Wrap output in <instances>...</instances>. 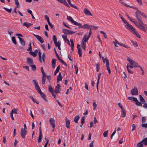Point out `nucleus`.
<instances>
[{"label":"nucleus","instance_id":"nucleus-1","mask_svg":"<svg viewBox=\"0 0 147 147\" xmlns=\"http://www.w3.org/2000/svg\"><path fill=\"white\" fill-rule=\"evenodd\" d=\"M127 59L129 62L130 65H132L136 67H140V66L134 61L132 60L129 57H127Z\"/></svg>","mask_w":147,"mask_h":147},{"label":"nucleus","instance_id":"nucleus-2","mask_svg":"<svg viewBox=\"0 0 147 147\" xmlns=\"http://www.w3.org/2000/svg\"><path fill=\"white\" fill-rule=\"evenodd\" d=\"M127 29L129 30L131 32H134V34H135L138 38H140V36L139 34L135 30V29L132 26L131 27H129Z\"/></svg>","mask_w":147,"mask_h":147},{"label":"nucleus","instance_id":"nucleus-3","mask_svg":"<svg viewBox=\"0 0 147 147\" xmlns=\"http://www.w3.org/2000/svg\"><path fill=\"white\" fill-rule=\"evenodd\" d=\"M67 19L71 22L72 23L74 24L75 25L78 26H80L81 25V24L80 23H78L76 21L73 20L72 18L70 16H67Z\"/></svg>","mask_w":147,"mask_h":147},{"label":"nucleus","instance_id":"nucleus-4","mask_svg":"<svg viewBox=\"0 0 147 147\" xmlns=\"http://www.w3.org/2000/svg\"><path fill=\"white\" fill-rule=\"evenodd\" d=\"M32 82L34 85L35 88L36 90L38 92L41 90L38 85L37 80H33Z\"/></svg>","mask_w":147,"mask_h":147},{"label":"nucleus","instance_id":"nucleus-5","mask_svg":"<svg viewBox=\"0 0 147 147\" xmlns=\"http://www.w3.org/2000/svg\"><path fill=\"white\" fill-rule=\"evenodd\" d=\"M32 82L34 85L35 88L36 90L38 92L41 90L38 85L37 80H33Z\"/></svg>","mask_w":147,"mask_h":147},{"label":"nucleus","instance_id":"nucleus-6","mask_svg":"<svg viewBox=\"0 0 147 147\" xmlns=\"http://www.w3.org/2000/svg\"><path fill=\"white\" fill-rule=\"evenodd\" d=\"M105 61L106 64V66L107 69V70L108 71L109 74H111V71L109 67V60L107 59V58H106L105 60H103V62L104 63H105Z\"/></svg>","mask_w":147,"mask_h":147},{"label":"nucleus","instance_id":"nucleus-7","mask_svg":"<svg viewBox=\"0 0 147 147\" xmlns=\"http://www.w3.org/2000/svg\"><path fill=\"white\" fill-rule=\"evenodd\" d=\"M120 18L123 22L126 24L125 26L127 29L129 27H131V25L128 22H126L122 16H121Z\"/></svg>","mask_w":147,"mask_h":147},{"label":"nucleus","instance_id":"nucleus-8","mask_svg":"<svg viewBox=\"0 0 147 147\" xmlns=\"http://www.w3.org/2000/svg\"><path fill=\"white\" fill-rule=\"evenodd\" d=\"M62 31L64 34H74L75 32L67 30L65 28L63 29H62Z\"/></svg>","mask_w":147,"mask_h":147},{"label":"nucleus","instance_id":"nucleus-9","mask_svg":"<svg viewBox=\"0 0 147 147\" xmlns=\"http://www.w3.org/2000/svg\"><path fill=\"white\" fill-rule=\"evenodd\" d=\"M131 93L133 95H137L138 94L137 88L135 87L131 90Z\"/></svg>","mask_w":147,"mask_h":147},{"label":"nucleus","instance_id":"nucleus-10","mask_svg":"<svg viewBox=\"0 0 147 147\" xmlns=\"http://www.w3.org/2000/svg\"><path fill=\"white\" fill-rule=\"evenodd\" d=\"M143 140H144V139H143L141 141L137 144L136 146H137V147H143V145L142 143H143V144H145V145H147V144H145L146 141L145 140L143 141Z\"/></svg>","mask_w":147,"mask_h":147},{"label":"nucleus","instance_id":"nucleus-11","mask_svg":"<svg viewBox=\"0 0 147 147\" xmlns=\"http://www.w3.org/2000/svg\"><path fill=\"white\" fill-rule=\"evenodd\" d=\"M27 131L25 129H24L23 128L21 129V131L20 132L21 136L22 138L24 139L26 135V134Z\"/></svg>","mask_w":147,"mask_h":147},{"label":"nucleus","instance_id":"nucleus-12","mask_svg":"<svg viewBox=\"0 0 147 147\" xmlns=\"http://www.w3.org/2000/svg\"><path fill=\"white\" fill-rule=\"evenodd\" d=\"M61 86L58 84L57 86L55 87V92L56 93H59L61 90Z\"/></svg>","mask_w":147,"mask_h":147},{"label":"nucleus","instance_id":"nucleus-13","mask_svg":"<svg viewBox=\"0 0 147 147\" xmlns=\"http://www.w3.org/2000/svg\"><path fill=\"white\" fill-rule=\"evenodd\" d=\"M33 35L34 36L37 38V39L41 43L44 42V40L42 38L41 36L38 35H36L34 34H33Z\"/></svg>","mask_w":147,"mask_h":147},{"label":"nucleus","instance_id":"nucleus-14","mask_svg":"<svg viewBox=\"0 0 147 147\" xmlns=\"http://www.w3.org/2000/svg\"><path fill=\"white\" fill-rule=\"evenodd\" d=\"M141 27H138V28L142 30L144 32H146V29L147 30V25L146 24H144L143 25H140Z\"/></svg>","mask_w":147,"mask_h":147},{"label":"nucleus","instance_id":"nucleus-15","mask_svg":"<svg viewBox=\"0 0 147 147\" xmlns=\"http://www.w3.org/2000/svg\"><path fill=\"white\" fill-rule=\"evenodd\" d=\"M39 135L38 140V142L39 143L40 142L41 139H42V133L41 130V127L40 126L39 127Z\"/></svg>","mask_w":147,"mask_h":147},{"label":"nucleus","instance_id":"nucleus-16","mask_svg":"<svg viewBox=\"0 0 147 147\" xmlns=\"http://www.w3.org/2000/svg\"><path fill=\"white\" fill-rule=\"evenodd\" d=\"M38 92L40 94V96L46 102H47L48 101L45 98V97L46 96V95L44 94V93L41 92V90H40V91H38Z\"/></svg>","mask_w":147,"mask_h":147},{"label":"nucleus","instance_id":"nucleus-17","mask_svg":"<svg viewBox=\"0 0 147 147\" xmlns=\"http://www.w3.org/2000/svg\"><path fill=\"white\" fill-rule=\"evenodd\" d=\"M90 25H89L88 24H86L83 25L82 26L80 25L79 26L78 28H82L84 29H89Z\"/></svg>","mask_w":147,"mask_h":147},{"label":"nucleus","instance_id":"nucleus-18","mask_svg":"<svg viewBox=\"0 0 147 147\" xmlns=\"http://www.w3.org/2000/svg\"><path fill=\"white\" fill-rule=\"evenodd\" d=\"M113 42L114 43L115 46L116 47H118V46L116 45V44H118L120 45L121 46L124 47H125L126 48V46L125 45L122 44V43H120L118 42L116 40H115V41H113Z\"/></svg>","mask_w":147,"mask_h":147},{"label":"nucleus","instance_id":"nucleus-19","mask_svg":"<svg viewBox=\"0 0 147 147\" xmlns=\"http://www.w3.org/2000/svg\"><path fill=\"white\" fill-rule=\"evenodd\" d=\"M84 13L86 15L92 16V15L90 11L86 8L84 9Z\"/></svg>","mask_w":147,"mask_h":147},{"label":"nucleus","instance_id":"nucleus-20","mask_svg":"<svg viewBox=\"0 0 147 147\" xmlns=\"http://www.w3.org/2000/svg\"><path fill=\"white\" fill-rule=\"evenodd\" d=\"M121 114L122 117H124L126 116V113L125 109H124V108L121 109Z\"/></svg>","mask_w":147,"mask_h":147},{"label":"nucleus","instance_id":"nucleus-21","mask_svg":"<svg viewBox=\"0 0 147 147\" xmlns=\"http://www.w3.org/2000/svg\"><path fill=\"white\" fill-rule=\"evenodd\" d=\"M101 73H99L98 74V76L97 81V84H96V88H97V91L98 92V84H99V82L100 78L101 76Z\"/></svg>","mask_w":147,"mask_h":147},{"label":"nucleus","instance_id":"nucleus-22","mask_svg":"<svg viewBox=\"0 0 147 147\" xmlns=\"http://www.w3.org/2000/svg\"><path fill=\"white\" fill-rule=\"evenodd\" d=\"M27 63L30 65L33 63V61L32 59L28 57L27 59Z\"/></svg>","mask_w":147,"mask_h":147},{"label":"nucleus","instance_id":"nucleus-23","mask_svg":"<svg viewBox=\"0 0 147 147\" xmlns=\"http://www.w3.org/2000/svg\"><path fill=\"white\" fill-rule=\"evenodd\" d=\"M65 122H66V127L68 128H69V125L70 122L69 120L67 118H65Z\"/></svg>","mask_w":147,"mask_h":147},{"label":"nucleus","instance_id":"nucleus-24","mask_svg":"<svg viewBox=\"0 0 147 147\" xmlns=\"http://www.w3.org/2000/svg\"><path fill=\"white\" fill-rule=\"evenodd\" d=\"M49 121L50 124L52 125V126H53V125H55V121L53 118H50L49 120Z\"/></svg>","mask_w":147,"mask_h":147},{"label":"nucleus","instance_id":"nucleus-25","mask_svg":"<svg viewBox=\"0 0 147 147\" xmlns=\"http://www.w3.org/2000/svg\"><path fill=\"white\" fill-rule=\"evenodd\" d=\"M32 25V24L30 23H28L27 22H25L23 24V26H26L27 28H29L30 26Z\"/></svg>","mask_w":147,"mask_h":147},{"label":"nucleus","instance_id":"nucleus-26","mask_svg":"<svg viewBox=\"0 0 147 147\" xmlns=\"http://www.w3.org/2000/svg\"><path fill=\"white\" fill-rule=\"evenodd\" d=\"M56 60L55 59H53L51 61V64L53 68H55V65L56 64Z\"/></svg>","mask_w":147,"mask_h":147},{"label":"nucleus","instance_id":"nucleus-27","mask_svg":"<svg viewBox=\"0 0 147 147\" xmlns=\"http://www.w3.org/2000/svg\"><path fill=\"white\" fill-rule=\"evenodd\" d=\"M135 102V104L137 106H142V103L139 102L137 98L136 99Z\"/></svg>","mask_w":147,"mask_h":147},{"label":"nucleus","instance_id":"nucleus-28","mask_svg":"<svg viewBox=\"0 0 147 147\" xmlns=\"http://www.w3.org/2000/svg\"><path fill=\"white\" fill-rule=\"evenodd\" d=\"M131 21L133 22L138 27H141L140 25L139 24L138 22L135 20L134 19H131V20H130Z\"/></svg>","mask_w":147,"mask_h":147},{"label":"nucleus","instance_id":"nucleus-29","mask_svg":"<svg viewBox=\"0 0 147 147\" xmlns=\"http://www.w3.org/2000/svg\"><path fill=\"white\" fill-rule=\"evenodd\" d=\"M139 96L140 101L142 102V103H144L145 102V101L144 98L140 94L139 95Z\"/></svg>","mask_w":147,"mask_h":147},{"label":"nucleus","instance_id":"nucleus-30","mask_svg":"<svg viewBox=\"0 0 147 147\" xmlns=\"http://www.w3.org/2000/svg\"><path fill=\"white\" fill-rule=\"evenodd\" d=\"M62 79V77L61 76V73H59V75L57 77V80H60L61 81Z\"/></svg>","mask_w":147,"mask_h":147},{"label":"nucleus","instance_id":"nucleus-31","mask_svg":"<svg viewBox=\"0 0 147 147\" xmlns=\"http://www.w3.org/2000/svg\"><path fill=\"white\" fill-rule=\"evenodd\" d=\"M79 118L80 117L79 115L76 116L74 120L75 122L76 123H78Z\"/></svg>","mask_w":147,"mask_h":147},{"label":"nucleus","instance_id":"nucleus-32","mask_svg":"<svg viewBox=\"0 0 147 147\" xmlns=\"http://www.w3.org/2000/svg\"><path fill=\"white\" fill-rule=\"evenodd\" d=\"M89 29L91 30V29L96 30L98 28V27L90 25Z\"/></svg>","mask_w":147,"mask_h":147},{"label":"nucleus","instance_id":"nucleus-33","mask_svg":"<svg viewBox=\"0 0 147 147\" xmlns=\"http://www.w3.org/2000/svg\"><path fill=\"white\" fill-rule=\"evenodd\" d=\"M86 35H84V37L83 38L82 40V42L85 43L86 42H87V41H88V40L86 38Z\"/></svg>","mask_w":147,"mask_h":147},{"label":"nucleus","instance_id":"nucleus-34","mask_svg":"<svg viewBox=\"0 0 147 147\" xmlns=\"http://www.w3.org/2000/svg\"><path fill=\"white\" fill-rule=\"evenodd\" d=\"M20 41L21 45H22L23 46H24L25 45V42L24 39H23V38H22L21 39V40H20Z\"/></svg>","mask_w":147,"mask_h":147},{"label":"nucleus","instance_id":"nucleus-35","mask_svg":"<svg viewBox=\"0 0 147 147\" xmlns=\"http://www.w3.org/2000/svg\"><path fill=\"white\" fill-rule=\"evenodd\" d=\"M54 44L56 47H58L61 45V42L59 40L58 42H56V43H54Z\"/></svg>","mask_w":147,"mask_h":147},{"label":"nucleus","instance_id":"nucleus-36","mask_svg":"<svg viewBox=\"0 0 147 147\" xmlns=\"http://www.w3.org/2000/svg\"><path fill=\"white\" fill-rule=\"evenodd\" d=\"M11 40L12 42L14 44L16 45L17 42L16 41V38L15 37L12 36L11 38Z\"/></svg>","mask_w":147,"mask_h":147},{"label":"nucleus","instance_id":"nucleus-37","mask_svg":"<svg viewBox=\"0 0 147 147\" xmlns=\"http://www.w3.org/2000/svg\"><path fill=\"white\" fill-rule=\"evenodd\" d=\"M38 55H39V60L40 62V63H42V60H41V53L39 51L38 52Z\"/></svg>","mask_w":147,"mask_h":147},{"label":"nucleus","instance_id":"nucleus-38","mask_svg":"<svg viewBox=\"0 0 147 147\" xmlns=\"http://www.w3.org/2000/svg\"><path fill=\"white\" fill-rule=\"evenodd\" d=\"M30 66L31 67L32 70V71H36V66L35 65H31Z\"/></svg>","mask_w":147,"mask_h":147},{"label":"nucleus","instance_id":"nucleus-39","mask_svg":"<svg viewBox=\"0 0 147 147\" xmlns=\"http://www.w3.org/2000/svg\"><path fill=\"white\" fill-rule=\"evenodd\" d=\"M128 98L129 100H131L133 101H135L137 98L134 97H128Z\"/></svg>","mask_w":147,"mask_h":147},{"label":"nucleus","instance_id":"nucleus-40","mask_svg":"<svg viewBox=\"0 0 147 147\" xmlns=\"http://www.w3.org/2000/svg\"><path fill=\"white\" fill-rule=\"evenodd\" d=\"M29 53L32 55L34 57H36L37 55V54L33 51H30Z\"/></svg>","mask_w":147,"mask_h":147},{"label":"nucleus","instance_id":"nucleus-41","mask_svg":"<svg viewBox=\"0 0 147 147\" xmlns=\"http://www.w3.org/2000/svg\"><path fill=\"white\" fill-rule=\"evenodd\" d=\"M96 71H98L100 69V64L98 63L96 64Z\"/></svg>","mask_w":147,"mask_h":147},{"label":"nucleus","instance_id":"nucleus-42","mask_svg":"<svg viewBox=\"0 0 147 147\" xmlns=\"http://www.w3.org/2000/svg\"><path fill=\"white\" fill-rule=\"evenodd\" d=\"M86 47V44L85 42H82V47L84 50H85Z\"/></svg>","mask_w":147,"mask_h":147},{"label":"nucleus","instance_id":"nucleus-43","mask_svg":"<svg viewBox=\"0 0 147 147\" xmlns=\"http://www.w3.org/2000/svg\"><path fill=\"white\" fill-rule=\"evenodd\" d=\"M142 13V12L137 9V11L135 13L136 14H137L140 15H141Z\"/></svg>","mask_w":147,"mask_h":147},{"label":"nucleus","instance_id":"nucleus-44","mask_svg":"<svg viewBox=\"0 0 147 147\" xmlns=\"http://www.w3.org/2000/svg\"><path fill=\"white\" fill-rule=\"evenodd\" d=\"M15 4L16 5V7L18 8L19 7V3L18 0H14Z\"/></svg>","mask_w":147,"mask_h":147},{"label":"nucleus","instance_id":"nucleus-45","mask_svg":"<svg viewBox=\"0 0 147 147\" xmlns=\"http://www.w3.org/2000/svg\"><path fill=\"white\" fill-rule=\"evenodd\" d=\"M108 130H107L106 131H105L103 134V136L105 137H107L108 136Z\"/></svg>","mask_w":147,"mask_h":147},{"label":"nucleus","instance_id":"nucleus-46","mask_svg":"<svg viewBox=\"0 0 147 147\" xmlns=\"http://www.w3.org/2000/svg\"><path fill=\"white\" fill-rule=\"evenodd\" d=\"M119 2L121 3L122 4L124 5V6L126 7L129 6L128 5L125 3L123 1H122V0H120Z\"/></svg>","mask_w":147,"mask_h":147},{"label":"nucleus","instance_id":"nucleus-47","mask_svg":"<svg viewBox=\"0 0 147 147\" xmlns=\"http://www.w3.org/2000/svg\"><path fill=\"white\" fill-rule=\"evenodd\" d=\"M71 44L69 43V45L70 47H74V44L72 39L70 40Z\"/></svg>","mask_w":147,"mask_h":147},{"label":"nucleus","instance_id":"nucleus-48","mask_svg":"<svg viewBox=\"0 0 147 147\" xmlns=\"http://www.w3.org/2000/svg\"><path fill=\"white\" fill-rule=\"evenodd\" d=\"M131 42L133 44V45L135 47H138L137 44L136 42H134L133 41H131Z\"/></svg>","mask_w":147,"mask_h":147},{"label":"nucleus","instance_id":"nucleus-49","mask_svg":"<svg viewBox=\"0 0 147 147\" xmlns=\"http://www.w3.org/2000/svg\"><path fill=\"white\" fill-rule=\"evenodd\" d=\"M49 90L51 92H52L54 91V90L52 89L51 86L49 85Z\"/></svg>","mask_w":147,"mask_h":147},{"label":"nucleus","instance_id":"nucleus-50","mask_svg":"<svg viewBox=\"0 0 147 147\" xmlns=\"http://www.w3.org/2000/svg\"><path fill=\"white\" fill-rule=\"evenodd\" d=\"M4 9L5 10L7 11L9 13H10L11 11V8L10 9H8L7 8L4 7Z\"/></svg>","mask_w":147,"mask_h":147},{"label":"nucleus","instance_id":"nucleus-51","mask_svg":"<svg viewBox=\"0 0 147 147\" xmlns=\"http://www.w3.org/2000/svg\"><path fill=\"white\" fill-rule=\"evenodd\" d=\"M78 53L80 57H81L82 56V50L81 49L78 50Z\"/></svg>","mask_w":147,"mask_h":147},{"label":"nucleus","instance_id":"nucleus-52","mask_svg":"<svg viewBox=\"0 0 147 147\" xmlns=\"http://www.w3.org/2000/svg\"><path fill=\"white\" fill-rule=\"evenodd\" d=\"M139 23L140 24V25H143V23L142 22V18H140L139 19H137Z\"/></svg>","mask_w":147,"mask_h":147},{"label":"nucleus","instance_id":"nucleus-53","mask_svg":"<svg viewBox=\"0 0 147 147\" xmlns=\"http://www.w3.org/2000/svg\"><path fill=\"white\" fill-rule=\"evenodd\" d=\"M53 38L54 43H56V42H57V39L56 37V36L55 35H54Z\"/></svg>","mask_w":147,"mask_h":147},{"label":"nucleus","instance_id":"nucleus-54","mask_svg":"<svg viewBox=\"0 0 147 147\" xmlns=\"http://www.w3.org/2000/svg\"><path fill=\"white\" fill-rule=\"evenodd\" d=\"M42 61L44 63H45V54L44 53L42 54Z\"/></svg>","mask_w":147,"mask_h":147},{"label":"nucleus","instance_id":"nucleus-55","mask_svg":"<svg viewBox=\"0 0 147 147\" xmlns=\"http://www.w3.org/2000/svg\"><path fill=\"white\" fill-rule=\"evenodd\" d=\"M31 45V44L30 42L29 45V48L27 49V51H30L32 50V47Z\"/></svg>","mask_w":147,"mask_h":147},{"label":"nucleus","instance_id":"nucleus-56","mask_svg":"<svg viewBox=\"0 0 147 147\" xmlns=\"http://www.w3.org/2000/svg\"><path fill=\"white\" fill-rule=\"evenodd\" d=\"M46 79L45 78L43 77H42V82L43 84H44L45 83Z\"/></svg>","mask_w":147,"mask_h":147},{"label":"nucleus","instance_id":"nucleus-57","mask_svg":"<svg viewBox=\"0 0 147 147\" xmlns=\"http://www.w3.org/2000/svg\"><path fill=\"white\" fill-rule=\"evenodd\" d=\"M85 122V117H82V119L81 120V123L82 125H83Z\"/></svg>","mask_w":147,"mask_h":147},{"label":"nucleus","instance_id":"nucleus-58","mask_svg":"<svg viewBox=\"0 0 147 147\" xmlns=\"http://www.w3.org/2000/svg\"><path fill=\"white\" fill-rule=\"evenodd\" d=\"M70 5L72 7H73L77 9H78V8L75 5H74V4H70Z\"/></svg>","mask_w":147,"mask_h":147},{"label":"nucleus","instance_id":"nucleus-59","mask_svg":"<svg viewBox=\"0 0 147 147\" xmlns=\"http://www.w3.org/2000/svg\"><path fill=\"white\" fill-rule=\"evenodd\" d=\"M93 110H94L97 107V105L95 102H94L93 104Z\"/></svg>","mask_w":147,"mask_h":147},{"label":"nucleus","instance_id":"nucleus-60","mask_svg":"<svg viewBox=\"0 0 147 147\" xmlns=\"http://www.w3.org/2000/svg\"><path fill=\"white\" fill-rule=\"evenodd\" d=\"M11 111H13V113L17 114V111L18 110L15 108H13V109L11 110Z\"/></svg>","mask_w":147,"mask_h":147},{"label":"nucleus","instance_id":"nucleus-61","mask_svg":"<svg viewBox=\"0 0 147 147\" xmlns=\"http://www.w3.org/2000/svg\"><path fill=\"white\" fill-rule=\"evenodd\" d=\"M146 118L145 117H143L142 119V123H144L145 122Z\"/></svg>","mask_w":147,"mask_h":147},{"label":"nucleus","instance_id":"nucleus-62","mask_svg":"<svg viewBox=\"0 0 147 147\" xmlns=\"http://www.w3.org/2000/svg\"><path fill=\"white\" fill-rule=\"evenodd\" d=\"M46 78H47V80L49 81V82H50L51 80V76L49 75L47 76Z\"/></svg>","mask_w":147,"mask_h":147},{"label":"nucleus","instance_id":"nucleus-63","mask_svg":"<svg viewBox=\"0 0 147 147\" xmlns=\"http://www.w3.org/2000/svg\"><path fill=\"white\" fill-rule=\"evenodd\" d=\"M141 125L142 127L147 128V123L142 124Z\"/></svg>","mask_w":147,"mask_h":147},{"label":"nucleus","instance_id":"nucleus-64","mask_svg":"<svg viewBox=\"0 0 147 147\" xmlns=\"http://www.w3.org/2000/svg\"><path fill=\"white\" fill-rule=\"evenodd\" d=\"M94 142V140L92 141L91 143H90L89 145L90 147H94L93 143Z\"/></svg>","mask_w":147,"mask_h":147}]
</instances>
